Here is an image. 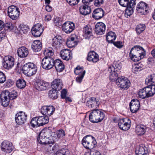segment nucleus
<instances>
[{
    "label": "nucleus",
    "instance_id": "1",
    "mask_svg": "<svg viewBox=\"0 0 155 155\" xmlns=\"http://www.w3.org/2000/svg\"><path fill=\"white\" fill-rule=\"evenodd\" d=\"M105 114L102 110L99 109L93 110L89 115V120L93 123L101 122L104 119Z\"/></svg>",
    "mask_w": 155,
    "mask_h": 155
},
{
    "label": "nucleus",
    "instance_id": "2",
    "mask_svg": "<svg viewBox=\"0 0 155 155\" xmlns=\"http://www.w3.org/2000/svg\"><path fill=\"white\" fill-rule=\"evenodd\" d=\"M155 94V85H151L140 89L138 92L139 97L142 99L151 97Z\"/></svg>",
    "mask_w": 155,
    "mask_h": 155
},
{
    "label": "nucleus",
    "instance_id": "3",
    "mask_svg": "<svg viewBox=\"0 0 155 155\" xmlns=\"http://www.w3.org/2000/svg\"><path fill=\"white\" fill-rule=\"evenodd\" d=\"M37 70L36 65L33 63L28 62L26 63L23 67V73L28 76H31L35 74Z\"/></svg>",
    "mask_w": 155,
    "mask_h": 155
},
{
    "label": "nucleus",
    "instance_id": "4",
    "mask_svg": "<svg viewBox=\"0 0 155 155\" xmlns=\"http://www.w3.org/2000/svg\"><path fill=\"white\" fill-rule=\"evenodd\" d=\"M96 141L94 137L91 136H87L84 137L82 140V144L86 149H91L96 146Z\"/></svg>",
    "mask_w": 155,
    "mask_h": 155
},
{
    "label": "nucleus",
    "instance_id": "5",
    "mask_svg": "<svg viewBox=\"0 0 155 155\" xmlns=\"http://www.w3.org/2000/svg\"><path fill=\"white\" fill-rule=\"evenodd\" d=\"M48 134V132L42 130L39 133L37 138V140L38 143L42 144L52 143L53 142L50 140L49 137L47 135Z\"/></svg>",
    "mask_w": 155,
    "mask_h": 155
},
{
    "label": "nucleus",
    "instance_id": "6",
    "mask_svg": "<svg viewBox=\"0 0 155 155\" xmlns=\"http://www.w3.org/2000/svg\"><path fill=\"white\" fill-rule=\"evenodd\" d=\"M55 61V60L52 57H45L41 61V66L44 69L49 70L54 66Z\"/></svg>",
    "mask_w": 155,
    "mask_h": 155
},
{
    "label": "nucleus",
    "instance_id": "7",
    "mask_svg": "<svg viewBox=\"0 0 155 155\" xmlns=\"http://www.w3.org/2000/svg\"><path fill=\"white\" fill-rule=\"evenodd\" d=\"M8 13L10 18L12 20H16L19 17L20 12L18 7L11 5L8 8Z\"/></svg>",
    "mask_w": 155,
    "mask_h": 155
},
{
    "label": "nucleus",
    "instance_id": "8",
    "mask_svg": "<svg viewBox=\"0 0 155 155\" xmlns=\"http://www.w3.org/2000/svg\"><path fill=\"white\" fill-rule=\"evenodd\" d=\"M116 83L123 90L128 89L130 84L129 81L127 78L123 77L118 78L116 80Z\"/></svg>",
    "mask_w": 155,
    "mask_h": 155
},
{
    "label": "nucleus",
    "instance_id": "9",
    "mask_svg": "<svg viewBox=\"0 0 155 155\" xmlns=\"http://www.w3.org/2000/svg\"><path fill=\"white\" fill-rule=\"evenodd\" d=\"M131 124V122L127 118H122L118 121V125L119 128L124 130H127L129 129Z\"/></svg>",
    "mask_w": 155,
    "mask_h": 155
},
{
    "label": "nucleus",
    "instance_id": "10",
    "mask_svg": "<svg viewBox=\"0 0 155 155\" xmlns=\"http://www.w3.org/2000/svg\"><path fill=\"white\" fill-rule=\"evenodd\" d=\"M9 94L10 92L7 90L3 91L0 95V98L2 105L6 107L9 104Z\"/></svg>",
    "mask_w": 155,
    "mask_h": 155
},
{
    "label": "nucleus",
    "instance_id": "11",
    "mask_svg": "<svg viewBox=\"0 0 155 155\" xmlns=\"http://www.w3.org/2000/svg\"><path fill=\"white\" fill-rule=\"evenodd\" d=\"M35 84L36 89L39 91L45 90L49 87L48 82L39 79L36 80Z\"/></svg>",
    "mask_w": 155,
    "mask_h": 155
},
{
    "label": "nucleus",
    "instance_id": "12",
    "mask_svg": "<svg viewBox=\"0 0 155 155\" xmlns=\"http://www.w3.org/2000/svg\"><path fill=\"white\" fill-rule=\"evenodd\" d=\"M3 60V66L6 69H9L11 68L14 64V59L12 56H6Z\"/></svg>",
    "mask_w": 155,
    "mask_h": 155
},
{
    "label": "nucleus",
    "instance_id": "13",
    "mask_svg": "<svg viewBox=\"0 0 155 155\" xmlns=\"http://www.w3.org/2000/svg\"><path fill=\"white\" fill-rule=\"evenodd\" d=\"M31 32L32 35L35 37L40 36L43 31V28L40 24L35 25L32 28Z\"/></svg>",
    "mask_w": 155,
    "mask_h": 155
},
{
    "label": "nucleus",
    "instance_id": "14",
    "mask_svg": "<svg viewBox=\"0 0 155 155\" xmlns=\"http://www.w3.org/2000/svg\"><path fill=\"white\" fill-rule=\"evenodd\" d=\"M138 53L136 46L131 48L130 51L129 56L132 60L134 61H137L141 60V56H140V55H139Z\"/></svg>",
    "mask_w": 155,
    "mask_h": 155
},
{
    "label": "nucleus",
    "instance_id": "15",
    "mask_svg": "<svg viewBox=\"0 0 155 155\" xmlns=\"http://www.w3.org/2000/svg\"><path fill=\"white\" fill-rule=\"evenodd\" d=\"M55 110V108L52 106H44L41 108V112L43 115L48 117L53 114Z\"/></svg>",
    "mask_w": 155,
    "mask_h": 155
},
{
    "label": "nucleus",
    "instance_id": "16",
    "mask_svg": "<svg viewBox=\"0 0 155 155\" xmlns=\"http://www.w3.org/2000/svg\"><path fill=\"white\" fill-rule=\"evenodd\" d=\"M136 9L138 13L143 15L146 14L148 10V7L147 4L143 2H141L137 5Z\"/></svg>",
    "mask_w": 155,
    "mask_h": 155
},
{
    "label": "nucleus",
    "instance_id": "17",
    "mask_svg": "<svg viewBox=\"0 0 155 155\" xmlns=\"http://www.w3.org/2000/svg\"><path fill=\"white\" fill-rule=\"evenodd\" d=\"M106 26L102 22H97L95 25V31L98 35H102L105 32Z\"/></svg>",
    "mask_w": 155,
    "mask_h": 155
},
{
    "label": "nucleus",
    "instance_id": "18",
    "mask_svg": "<svg viewBox=\"0 0 155 155\" xmlns=\"http://www.w3.org/2000/svg\"><path fill=\"white\" fill-rule=\"evenodd\" d=\"M27 117V115L24 112H20L16 115L15 121L18 124L21 125L26 121Z\"/></svg>",
    "mask_w": 155,
    "mask_h": 155
},
{
    "label": "nucleus",
    "instance_id": "19",
    "mask_svg": "<svg viewBox=\"0 0 155 155\" xmlns=\"http://www.w3.org/2000/svg\"><path fill=\"white\" fill-rule=\"evenodd\" d=\"M63 31L67 34L72 32L74 28V24L72 22L69 21L66 22L62 25Z\"/></svg>",
    "mask_w": 155,
    "mask_h": 155
},
{
    "label": "nucleus",
    "instance_id": "20",
    "mask_svg": "<svg viewBox=\"0 0 155 155\" xmlns=\"http://www.w3.org/2000/svg\"><path fill=\"white\" fill-rule=\"evenodd\" d=\"M1 147L2 151L8 153H10L13 149L12 143L7 141H4L2 143Z\"/></svg>",
    "mask_w": 155,
    "mask_h": 155
},
{
    "label": "nucleus",
    "instance_id": "21",
    "mask_svg": "<svg viewBox=\"0 0 155 155\" xmlns=\"http://www.w3.org/2000/svg\"><path fill=\"white\" fill-rule=\"evenodd\" d=\"M130 109L133 113L137 112L139 109L140 107V103L137 99H133L130 104Z\"/></svg>",
    "mask_w": 155,
    "mask_h": 155
},
{
    "label": "nucleus",
    "instance_id": "22",
    "mask_svg": "<svg viewBox=\"0 0 155 155\" xmlns=\"http://www.w3.org/2000/svg\"><path fill=\"white\" fill-rule=\"evenodd\" d=\"M63 84L62 80L60 79H55L52 82V88L58 91L61 90L63 87Z\"/></svg>",
    "mask_w": 155,
    "mask_h": 155
},
{
    "label": "nucleus",
    "instance_id": "23",
    "mask_svg": "<svg viewBox=\"0 0 155 155\" xmlns=\"http://www.w3.org/2000/svg\"><path fill=\"white\" fill-rule=\"evenodd\" d=\"M104 11L101 8L95 9L93 12L92 16L95 19H99L104 16Z\"/></svg>",
    "mask_w": 155,
    "mask_h": 155
},
{
    "label": "nucleus",
    "instance_id": "24",
    "mask_svg": "<svg viewBox=\"0 0 155 155\" xmlns=\"http://www.w3.org/2000/svg\"><path fill=\"white\" fill-rule=\"evenodd\" d=\"M61 58L63 59L68 60L72 58V53L69 50L65 49L62 50L60 54Z\"/></svg>",
    "mask_w": 155,
    "mask_h": 155
},
{
    "label": "nucleus",
    "instance_id": "25",
    "mask_svg": "<svg viewBox=\"0 0 155 155\" xmlns=\"http://www.w3.org/2000/svg\"><path fill=\"white\" fill-rule=\"evenodd\" d=\"M87 59L89 61L96 63L99 60V56L94 51H90L88 53Z\"/></svg>",
    "mask_w": 155,
    "mask_h": 155
},
{
    "label": "nucleus",
    "instance_id": "26",
    "mask_svg": "<svg viewBox=\"0 0 155 155\" xmlns=\"http://www.w3.org/2000/svg\"><path fill=\"white\" fill-rule=\"evenodd\" d=\"M99 102L98 99L95 97H91L87 101V105L91 108H97L98 107Z\"/></svg>",
    "mask_w": 155,
    "mask_h": 155
},
{
    "label": "nucleus",
    "instance_id": "27",
    "mask_svg": "<svg viewBox=\"0 0 155 155\" xmlns=\"http://www.w3.org/2000/svg\"><path fill=\"white\" fill-rule=\"evenodd\" d=\"M122 64L119 61L114 62L113 65L110 66L108 68V71H111L113 70L118 72L122 68Z\"/></svg>",
    "mask_w": 155,
    "mask_h": 155
},
{
    "label": "nucleus",
    "instance_id": "28",
    "mask_svg": "<svg viewBox=\"0 0 155 155\" xmlns=\"http://www.w3.org/2000/svg\"><path fill=\"white\" fill-rule=\"evenodd\" d=\"M148 152L147 148L143 144L140 145L138 150L135 151L136 155H147Z\"/></svg>",
    "mask_w": 155,
    "mask_h": 155
},
{
    "label": "nucleus",
    "instance_id": "29",
    "mask_svg": "<svg viewBox=\"0 0 155 155\" xmlns=\"http://www.w3.org/2000/svg\"><path fill=\"white\" fill-rule=\"evenodd\" d=\"M18 55L20 58L26 57L28 54V51L27 48L25 47H21L17 50Z\"/></svg>",
    "mask_w": 155,
    "mask_h": 155
},
{
    "label": "nucleus",
    "instance_id": "30",
    "mask_svg": "<svg viewBox=\"0 0 155 155\" xmlns=\"http://www.w3.org/2000/svg\"><path fill=\"white\" fill-rule=\"evenodd\" d=\"M54 66L57 71L58 72L62 71L64 68V66L63 62L60 60H55Z\"/></svg>",
    "mask_w": 155,
    "mask_h": 155
},
{
    "label": "nucleus",
    "instance_id": "31",
    "mask_svg": "<svg viewBox=\"0 0 155 155\" xmlns=\"http://www.w3.org/2000/svg\"><path fill=\"white\" fill-rule=\"evenodd\" d=\"M42 44L39 40L35 41L31 45V48L34 51L37 52L40 51L41 49Z\"/></svg>",
    "mask_w": 155,
    "mask_h": 155
},
{
    "label": "nucleus",
    "instance_id": "32",
    "mask_svg": "<svg viewBox=\"0 0 155 155\" xmlns=\"http://www.w3.org/2000/svg\"><path fill=\"white\" fill-rule=\"evenodd\" d=\"M62 43L61 37L60 36H56L52 39V46L56 48H59L61 44Z\"/></svg>",
    "mask_w": 155,
    "mask_h": 155
},
{
    "label": "nucleus",
    "instance_id": "33",
    "mask_svg": "<svg viewBox=\"0 0 155 155\" xmlns=\"http://www.w3.org/2000/svg\"><path fill=\"white\" fill-rule=\"evenodd\" d=\"M81 6L79 8L80 13L84 15H86L91 12V8L87 5Z\"/></svg>",
    "mask_w": 155,
    "mask_h": 155
},
{
    "label": "nucleus",
    "instance_id": "34",
    "mask_svg": "<svg viewBox=\"0 0 155 155\" xmlns=\"http://www.w3.org/2000/svg\"><path fill=\"white\" fill-rule=\"evenodd\" d=\"M106 39L109 43H112L116 38V35L115 33L113 31H110L107 33Z\"/></svg>",
    "mask_w": 155,
    "mask_h": 155
},
{
    "label": "nucleus",
    "instance_id": "35",
    "mask_svg": "<svg viewBox=\"0 0 155 155\" xmlns=\"http://www.w3.org/2000/svg\"><path fill=\"white\" fill-rule=\"evenodd\" d=\"M40 126H42L47 124L49 122L48 117L45 116H41L38 117Z\"/></svg>",
    "mask_w": 155,
    "mask_h": 155
},
{
    "label": "nucleus",
    "instance_id": "36",
    "mask_svg": "<svg viewBox=\"0 0 155 155\" xmlns=\"http://www.w3.org/2000/svg\"><path fill=\"white\" fill-rule=\"evenodd\" d=\"M154 81H155V74H151L146 78L145 80V83L147 85L150 84L149 86L155 85L153 84L154 83Z\"/></svg>",
    "mask_w": 155,
    "mask_h": 155
},
{
    "label": "nucleus",
    "instance_id": "37",
    "mask_svg": "<svg viewBox=\"0 0 155 155\" xmlns=\"http://www.w3.org/2000/svg\"><path fill=\"white\" fill-rule=\"evenodd\" d=\"M83 32L87 38H90L92 35V28L90 25L86 26L84 28Z\"/></svg>",
    "mask_w": 155,
    "mask_h": 155
},
{
    "label": "nucleus",
    "instance_id": "38",
    "mask_svg": "<svg viewBox=\"0 0 155 155\" xmlns=\"http://www.w3.org/2000/svg\"><path fill=\"white\" fill-rule=\"evenodd\" d=\"M115 70H113L111 71H108L109 72V78L110 80L112 81H116L117 79L118 73L116 72Z\"/></svg>",
    "mask_w": 155,
    "mask_h": 155
},
{
    "label": "nucleus",
    "instance_id": "39",
    "mask_svg": "<svg viewBox=\"0 0 155 155\" xmlns=\"http://www.w3.org/2000/svg\"><path fill=\"white\" fill-rule=\"evenodd\" d=\"M17 87L20 89H23L26 86V82L25 80L22 79H20L16 82Z\"/></svg>",
    "mask_w": 155,
    "mask_h": 155
},
{
    "label": "nucleus",
    "instance_id": "40",
    "mask_svg": "<svg viewBox=\"0 0 155 155\" xmlns=\"http://www.w3.org/2000/svg\"><path fill=\"white\" fill-rule=\"evenodd\" d=\"M57 91L54 89L50 90L48 92L49 97L53 99H55L58 98Z\"/></svg>",
    "mask_w": 155,
    "mask_h": 155
},
{
    "label": "nucleus",
    "instance_id": "41",
    "mask_svg": "<svg viewBox=\"0 0 155 155\" xmlns=\"http://www.w3.org/2000/svg\"><path fill=\"white\" fill-rule=\"evenodd\" d=\"M146 127L144 125H138L136 128V131L140 133L141 135L143 134L146 132Z\"/></svg>",
    "mask_w": 155,
    "mask_h": 155
},
{
    "label": "nucleus",
    "instance_id": "42",
    "mask_svg": "<svg viewBox=\"0 0 155 155\" xmlns=\"http://www.w3.org/2000/svg\"><path fill=\"white\" fill-rule=\"evenodd\" d=\"M136 47L138 52V53L139 54V55H140V56H141V59H143L145 55V51L143 48L140 46H136Z\"/></svg>",
    "mask_w": 155,
    "mask_h": 155
},
{
    "label": "nucleus",
    "instance_id": "43",
    "mask_svg": "<svg viewBox=\"0 0 155 155\" xmlns=\"http://www.w3.org/2000/svg\"><path fill=\"white\" fill-rule=\"evenodd\" d=\"M69 151L67 149H64L58 150L54 155H69Z\"/></svg>",
    "mask_w": 155,
    "mask_h": 155
},
{
    "label": "nucleus",
    "instance_id": "44",
    "mask_svg": "<svg viewBox=\"0 0 155 155\" xmlns=\"http://www.w3.org/2000/svg\"><path fill=\"white\" fill-rule=\"evenodd\" d=\"M19 30L20 32L22 34H25L27 33L29 31V28L26 26L23 25H21L19 28Z\"/></svg>",
    "mask_w": 155,
    "mask_h": 155
},
{
    "label": "nucleus",
    "instance_id": "45",
    "mask_svg": "<svg viewBox=\"0 0 155 155\" xmlns=\"http://www.w3.org/2000/svg\"><path fill=\"white\" fill-rule=\"evenodd\" d=\"M145 29V26L144 24H139L137 25L136 30L138 34L142 33Z\"/></svg>",
    "mask_w": 155,
    "mask_h": 155
},
{
    "label": "nucleus",
    "instance_id": "46",
    "mask_svg": "<svg viewBox=\"0 0 155 155\" xmlns=\"http://www.w3.org/2000/svg\"><path fill=\"white\" fill-rule=\"evenodd\" d=\"M30 124L31 126L34 127L40 126L39 125L38 117H37L32 119Z\"/></svg>",
    "mask_w": 155,
    "mask_h": 155
},
{
    "label": "nucleus",
    "instance_id": "47",
    "mask_svg": "<svg viewBox=\"0 0 155 155\" xmlns=\"http://www.w3.org/2000/svg\"><path fill=\"white\" fill-rule=\"evenodd\" d=\"M44 54L45 57L47 56V57H51L54 54V53L51 50L47 49H45L44 51Z\"/></svg>",
    "mask_w": 155,
    "mask_h": 155
},
{
    "label": "nucleus",
    "instance_id": "48",
    "mask_svg": "<svg viewBox=\"0 0 155 155\" xmlns=\"http://www.w3.org/2000/svg\"><path fill=\"white\" fill-rule=\"evenodd\" d=\"M9 95V101L13 100L17 97V93L16 91H13L10 92Z\"/></svg>",
    "mask_w": 155,
    "mask_h": 155
},
{
    "label": "nucleus",
    "instance_id": "49",
    "mask_svg": "<svg viewBox=\"0 0 155 155\" xmlns=\"http://www.w3.org/2000/svg\"><path fill=\"white\" fill-rule=\"evenodd\" d=\"M65 132L63 130H59L57 133V137L59 138H62L65 135Z\"/></svg>",
    "mask_w": 155,
    "mask_h": 155
},
{
    "label": "nucleus",
    "instance_id": "50",
    "mask_svg": "<svg viewBox=\"0 0 155 155\" xmlns=\"http://www.w3.org/2000/svg\"><path fill=\"white\" fill-rule=\"evenodd\" d=\"M119 4L122 6L127 7L128 5L129 0H118Z\"/></svg>",
    "mask_w": 155,
    "mask_h": 155
},
{
    "label": "nucleus",
    "instance_id": "51",
    "mask_svg": "<svg viewBox=\"0 0 155 155\" xmlns=\"http://www.w3.org/2000/svg\"><path fill=\"white\" fill-rule=\"evenodd\" d=\"M85 73V71H84L81 74V75H79L78 76L76 79V80L77 82L79 83H81L82 81V79Z\"/></svg>",
    "mask_w": 155,
    "mask_h": 155
},
{
    "label": "nucleus",
    "instance_id": "52",
    "mask_svg": "<svg viewBox=\"0 0 155 155\" xmlns=\"http://www.w3.org/2000/svg\"><path fill=\"white\" fill-rule=\"evenodd\" d=\"M84 71L81 68L79 67H77L75 69L74 72L75 74L80 75Z\"/></svg>",
    "mask_w": 155,
    "mask_h": 155
},
{
    "label": "nucleus",
    "instance_id": "53",
    "mask_svg": "<svg viewBox=\"0 0 155 155\" xmlns=\"http://www.w3.org/2000/svg\"><path fill=\"white\" fill-rule=\"evenodd\" d=\"M5 26L6 29V28H7V30L10 31L14 28L15 26L12 23H7L5 24Z\"/></svg>",
    "mask_w": 155,
    "mask_h": 155
},
{
    "label": "nucleus",
    "instance_id": "54",
    "mask_svg": "<svg viewBox=\"0 0 155 155\" xmlns=\"http://www.w3.org/2000/svg\"><path fill=\"white\" fill-rule=\"evenodd\" d=\"M133 12V8L127 7L126 9L125 14H126L127 15L130 16Z\"/></svg>",
    "mask_w": 155,
    "mask_h": 155
},
{
    "label": "nucleus",
    "instance_id": "55",
    "mask_svg": "<svg viewBox=\"0 0 155 155\" xmlns=\"http://www.w3.org/2000/svg\"><path fill=\"white\" fill-rule=\"evenodd\" d=\"M67 2L71 5H74L77 4L80 0H66Z\"/></svg>",
    "mask_w": 155,
    "mask_h": 155
},
{
    "label": "nucleus",
    "instance_id": "56",
    "mask_svg": "<svg viewBox=\"0 0 155 155\" xmlns=\"http://www.w3.org/2000/svg\"><path fill=\"white\" fill-rule=\"evenodd\" d=\"M6 80V77L4 73L0 71V83H3Z\"/></svg>",
    "mask_w": 155,
    "mask_h": 155
},
{
    "label": "nucleus",
    "instance_id": "57",
    "mask_svg": "<svg viewBox=\"0 0 155 155\" xmlns=\"http://www.w3.org/2000/svg\"><path fill=\"white\" fill-rule=\"evenodd\" d=\"M135 1V0H131L130 2H128V5L127 7L134 8L136 5Z\"/></svg>",
    "mask_w": 155,
    "mask_h": 155
},
{
    "label": "nucleus",
    "instance_id": "58",
    "mask_svg": "<svg viewBox=\"0 0 155 155\" xmlns=\"http://www.w3.org/2000/svg\"><path fill=\"white\" fill-rule=\"evenodd\" d=\"M54 22L56 26H59L62 25L61 21L59 20V18L56 17L54 19Z\"/></svg>",
    "mask_w": 155,
    "mask_h": 155
},
{
    "label": "nucleus",
    "instance_id": "59",
    "mask_svg": "<svg viewBox=\"0 0 155 155\" xmlns=\"http://www.w3.org/2000/svg\"><path fill=\"white\" fill-rule=\"evenodd\" d=\"M103 3V0H95L94 4L96 6H99L102 5Z\"/></svg>",
    "mask_w": 155,
    "mask_h": 155
},
{
    "label": "nucleus",
    "instance_id": "60",
    "mask_svg": "<svg viewBox=\"0 0 155 155\" xmlns=\"http://www.w3.org/2000/svg\"><path fill=\"white\" fill-rule=\"evenodd\" d=\"M133 68L135 71H140L142 69V67L140 65V64L135 65L133 67Z\"/></svg>",
    "mask_w": 155,
    "mask_h": 155
},
{
    "label": "nucleus",
    "instance_id": "61",
    "mask_svg": "<svg viewBox=\"0 0 155 155\" xmlns=\"http://www.w3.org/2000/svg\"><path fill=\"white\" fill-rule=\"evenodd\" d=\"M13 81L11 80H9L7 81V82L5 84L6 87H11L13 84Z\"/></svg>",
    "mask_w": 155,
    "mask_h": 155
},
{
    "label": "nucleus",
    "instance_id": "62",
    "mask_svg": "<svg viewBox=\"0 0 155 155\" xmlns=\"http://www.w3.org/2000/svg\"><path fill=\"white\" fill-rule=\"evenodd\" d=\"M114 44L118 48H121L123 46L122 42L120 41L115 42Z\"/></svg>",
    "mask_w": 155,
    "mask_h": 155
},
{
    "label": "nucleus",
    "instance_id": "63",
    "mask_svg": "<svg viewBox=\"0 0 155 155\" xmlns=\"http://www.w3.org/2000/svg\"><path fill=\"white\" fill-rule=\"evenodd\" d=\"M67 93V91L65 89H64L62 90L61 93V96L62 98H64V97H66Z\"/></svg>",
    "mask_w": 155,
    "mask_h": 155
},
{
    "label": "nucleus",
    "instance_id": "64",
    "mask_svg": "<svg viewBox=\"0 0 155 155\" xmlns=\"http://www.w3.org/2000/svg\"><path fill=\"white\" fill-rule=\"evenodd\" d=\"M74 39L75 38H74L71 37L70 39V40H68L66 42V44L67 45H69V44H70V42L75 43V42L74 41Z\"/></svg>",
    "mask_w": 155,
    "mask_h": 155
}]
</instances>
